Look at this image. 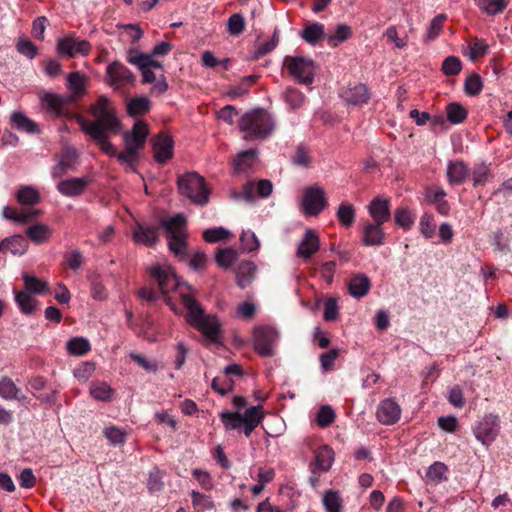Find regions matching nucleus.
Returning a JSON list of instances; mask_svg holds the SVG:
<instances>
[{
    "label": "nucleus",
    "instance_id": "f257e3e1",
    "mask_svg": "<svg viewBox=\"0 0 512 512\" xmlns=\"http://www.w3.org/2000/svg\"><path fill=\"white\" fill-rule=\"evenodd\" d=\"M148 272L157 282L160 291L164 295L172 291L179 293L186 311L185 319L190 326L201 332L210 342H219L221 324L218 318L215 315L205 313L200 303L191 296V287L178 279L170 265L166 262L156 263L148 268Z\"/></svg>",
    "mask_w": 512,
    "mask_h": 512
},
{
    "label": "nucleus",
    "instance_id": "f03ea898",
    "mask_svg": "<svg viewBox=\"0 0 512 512\" xmlns=\"http://www.w3.org/2000/svg\"><path fill=\"white\" fill-rule=\"evenodd\" d=\"M89 112L95 118L94 121H89L82 116L76 117L81 130L89 135L104 153L109 156L116 155V150L108 138L110 134H117L120 131L121 124L111 102L106 96H100L91 105Z\"/></svg>",
    "mask_w": 512,
    "mask_h": 512
},
{
    "label": "nucleus",
    "instance_id": "7ed1b4c3",
    "mask_svg": "<svg viewBox=\"0 0 512 512\" xmlns=\"http://www.w3.org/2000/svg\"><path fill=\"white\" fill-rule=\"evenodd\" d=\"M238 126L245 141H263L274 133L276 120L267 110L256 108L245 112L240 117Z\"/></svg>",
    "mask_w": 512,
    "mask_h": 512
},
{
    "label": "nucleus",
    "instance_id": "20e7f679",
    "mask_svg": "<svg viewBox=\"0 0 512 512\" xmlns=\"http://www.w3.org/2000/svg\"><path fill=\"white\" fill-rule=\"evenodd\" d=\"M179 193L193 204L204 206L209 202L211 190L203 176L196 172H187L177 180Z\"/></svg>",
    "mask_w": 512,
    "mask_h": 512
},
{
    "label": "nucleus",
    "instance_id": "39448f33",
    "mask_svg": "<svg viewBox=\"0 0 512 512\" xmlns=\"http://www.w3.org/2000/svg\"><path fill=\"white\" fill-rule=\"evenodd\" d=\"M161 226L166 232L169 249L176 256L186 253V218L183 214H176L170 218L162 219Z\"/></svg>",
    "mask_w": 512,
    "mask_h": 512
},
{
    "label": "nucleus",
    "instance_id": "423d86ee",
    "mask_svg": "<svg viewBox=\"0 0 512 512\" xmlns=\"http://www.w3.org/2000/svg\"><path fill=\"white\" fill-rule=\"evenodd\" d=\"M500 430V417L494 413L485 414L472 426L474 437L486 447H489L496 440Z\"/></svg>",
    "mask_w": 512,
    "mask_h": 512
},
{
    "label": "nucleus",
    "instance_id": "0eeeda50",
    "mask_svg": "<svg viewBox=\"0 0 512 512\" xmlns=\"http://www.w3.org/2000/svg\"><path fill=\"white\" fill-rule=\"evenodd\" d=\"M328 205L325 191L317 184L304 189L301 210L306 216L319 215Z\"/></svg>",
    "mask_w": 512,
    "mask_h": 512
},
{
    "label": "nucleus",
    "instance_id": "6e6552de",
    "mask_svg": "<svg viewBox=\"0 0 512 512\" xmlns=\"http://www.w3.org/2000/svg\"><path fill=\"white\" fill-rule=\"evenodd\" d=\"M289 74L302 84H310L314 80L315 65L311 59L304 57H290L284 59Z\"/></svg>",
    "mask_w": 512,
    "mask_h": 512
},
{
    "label": "nucleus",
    "instance_id": "1a4fd4ad",
    "mask_svg": "<svg viewBox=\"0 0 512 512\" xmlns=\"http://www.w3.org/2000/svg\"><path fill=\"white\" fill-rule=\"evenodd\" d=\"M135 75L119 61H113L106 67L105 82L115 90H121L134 83Z\"/></svg>",
    "mask_w": 512,
    "mask_h": 512
},
{
    "label": "nucleus",
    "instance_id": "9d476101",
    "mask_svg": "<svg viewBox=\"0 0 512 512\" xmlns=\"http://www.w3.org/2000/svg\"><path fill=\"white\" fill-rule=\"evenodd\" d=\"M277 340L278 332L274 328L261 327L254 332V347L261 356H272Z\"/></svg>",
    "mask_w": 512,
    "mask_h": 512
},
{
    "label": "nucleus",
    "instance_id": "9b49d317",
    "mask_svg": "<svg viewBox=\"0 0 512 512\" xmlns=\"http://www.w3.org/2000/svg\"><path fill=\"white\" fill-rule=\"evenodd\" d=\"M57 50L60 54L74 58L77 55H87L91 50V45L86 40L69 35L58 40Z\"/></svg>",
    "mask_w": 512,
    "mask_h": 512
},
{
    "label": "nucleus",
    "instance_id": "f8f14e48",
    "mask_svg": "<svg viewBox=\"0 0 512 512\" xmlns=\"http://www.w3.org/2000/svg\"><path fill=\"white\" fill-rule=\"evenodd\" d=\"M320 249V239L312 229H306L296 248V256L308 261Z\"/></svg>",
    "mask_w": 512,
    "mask_h": 512
},
{
    "label": "nucleus",
    "instance_id": "ddd939ff",
    "mask_svg": "<svg viewBox=\"0 0 512 512\" xmlns=\"http://www.w3.org/2000/svg\"><path fill=\"white\" fill-rule=\"evenodd\" d=\"M149 135V128L144 121H137L130 131L123 134V140L126 147L133 148L140 151L144 148L147 136Z\"/></svg>",
    "mask_w": 512,
    "mask_h": 512
},
{
    "label": "nucleus",
    "instance_id": "4468645a",
    "mask_svg": "<svg viewBox=\"0 0 512 512\" xmlns=\"http://www.w3.org/2000/svg\"><path fill=\"white\" fill-rule=\"evenodd\" d=\"M78 154L75 149L71 147H65L56 156L57 163L51 170L53 178H60L69 170L73 169L76 164Z\"/></svg>",
    "mask_w": 512,
    "mask_h": 512
},
{
    "label": "nucleus",
    "instance_id": "2eb2a0df",
    "mask_svg": "<svg viewBox=\"0 0 512 512\" xmlns=\"http://www.w3.org/2000/svg\"><path fill=\"white\" fill-rule=\"evenodd\" d=\"M152 148L156 162L163 164L173 156V140L170 136L159 134L152 138Z\"/></svg>",
    "mask_w": 512,
    "mask_h": 512
},
{
    "label": "nucleus",
    "instance_id": "dca6fc26",
    "mask_svg": "<svg viewBox=\"0 0 512 512\" xmlns=\"http://www.w3.org/2000/svg\"><path fill=\"white\" fill-rule=\"evenodd\" d=\"M401 416V408L393 399L383 400L377 409V419L385 425L396 423Z\"/></svg>",
    "mask_w": 512,
    "mask_h": 512
},
{
    "label": "nucleus",
    "instance_id": "f3484780",
    "mask_svg": "<svg viewBox=\"0 0 512 512\" xmlns=\"http://www.w3.org/2000/svg\"><path fill=\"white\" fill-rule=\"evenodd\" d=\"M89 183L90 179L88 177L70 178L60 181L56 188L66 197H76L85 191Z\"/></svg>",
    "mask_w": 512,
    "mask_h": 512
},
{
    "label": "nucleus",
    "instance_id": "a211bd4d",
    "mask_svg": "<svg viewBox=\"0 0 512 512\" xmlns=\"http://www.w3.org/2000/svg\"><path fill=\"white\" fill-rule=\"evenodd\" d=\"M368 212L374 223L384 224L390 219V201L376 197L368 205Z\"/></svg>",
    "mask_w": 512,
    "mask_h": 512
},
{
    "label": "nucleus",
    "instance_id": "6ab92c4d",
    "mask_svg": "<svg viewBox=\"0 0 512 512\" xmlns=\"http://www.w3.org/2000/svg\"><path fill=\"white\" fill-rule=\"evenodd\" d=\"M154 56L141 53L137 49H130L127 52L126 60L138 69L150 68L152 70L163 69L161 62L153 59Z\"/></svg>",
    "mask_w": 512,
    "mask_h": 512
},
{
    "label": "nucleus",
    "instance_id": "aec40b11",
    "mask_svg": "<svg viewBox=\"0 0 512 512\" xmlns=\"http://www.w3.org/2000/svg\"><path fill=\"white\" fill-rule=\"evenodd\" d=\"M341 97L349 104L363 105L369 100L370 93L366 85L359 83L345 88Z\"/></svg>",
    "mask_w": 512,
    "mask_h": 512
},
{
    "label": "nucleus",
    "instance_id": "412c9836",
    "mask_svg": "<svg viewBox=\"0 0 512 512\" xmlns=\"http://www.w3.org/2000/svg\"><path fill=\"white\" fill-rule=\"evenodd\" d=\"M383 224L367 222L363 226L362 242L365 246H380L384 243Z\"/></svg>",
    "mask_w": 512,
    "mask_h": 512
},
{
    "label": "nucleus",
    "instance_id": "4be33fe9",
    "mask_svg": "<svg viewBox=\"0 0 512 512\" xmlns=\"http://www.w3.org/2000/svg\"><path fill=\"white\" fill-rule=\"evenodd\" d=\"M70 100L63 96L46 93L41 98L42 105L54 117L62 116L64 114L65 107Z\"/></svg>",
    "mask_w": 512,
    "mask_h": 512
},
{
    "label": "nucleus",
    "instance_id": "5701e85b",
    "mask_svg": "<svg viewBox=\"0 0 512 512\" xmlns=\"http://www.w3.org/2000/svg\"><path fill=\"white\" fill-rule=\"evenodd\" d=\"M142 73L143 83H152L151 93L156 95H162L168 90V83L163 73L159 75L150 68L139 69Z\"/></svg>",
    "mask_w": 512,
    "mask_h": 512
},
{
    "label": "nucleus",
    "instance_id": "b1692460",
    "mask_svg": "<svg viewBox=\"0 0 512 512\" xmlns=\"http://www.w3.org/2000/svg\"><path fill=\"white\" fill-rule=\"evenodd\" d=\"M133 239L138 244L153 246L158 240V228L136 224L132 231Z\"/></svg>",
    "mask_w": 512,
    "mask_h": 512
},
{
    "label": "nucleus",
    "instance_id": "393cba45",
    "mask_svg": "<svg viewBox=\"0 0 512 512\" xmlns=\"http://www.w3.org/2000/svg\"><path fill=\"white\" fill-rule=\"evenodd\" d=\"M264 411L261 405L251 406L245 410L244 422L242 423L243 432L249 437L254 429L262 422Z\"/></svg>",
    "mask_w": 512,
    "mask_h": 512
},
{
    "label": "nucleus",
    "instance_id": "a878e982",
    "mask_svg": "<svg viewBox=\"0 0 512 512\" xmlns=\"http://www.w3.org/2000/svg\"><path fill=\"white\" fill-rule=\"evenodd\" d=\"M28 249L27 240L21 235L8 237L0 242V252H10L13 255L21 256Z\"/></svg>",
    "mask_w": 512,
    "mask_h": 512
},
{
    "label": "nucleus",
    "instance_id": "bb28decb",
    "mask_svg": "<svg viewBox=\"0 0 512 512\" xmlns=\"http://www.w3.org/2000/svg\"><path fill=\"white\" fill-rule=\"evenodd\" d=\"M371 288L370 279L364 273L354 274L348 283V289L354 298H362Z\"/></svg>",
    "mask_w": 512,
    "mask_h": 512
},
{
    "label": "nucleus",
    "instance_id": "cd10ccee",
    "mask_svg": "<svg viewBox=\"0 0 512 512\" xmlns=\"http://www.w3.org/2000/svg\"><path fill=\"white\" fill-rule=\"evenodd\" d=\"M258 158L257 149H249L238 153L234 160V171L235 173H245L252 169L256 164Z\"/></svg>",
    "mask_w": 512,
    "mask_h": 512
},
{
    "label": "nucleus",
    "instance_id": "c85d7f7f",
    "mask_svg": "<svg viewBox=\"0 0 512 512\" xmlns=\"http://www.w3.org/2000/svg\"><path fill=\"white\" fill-rule=\"evenodd\" d=\"M67 89L70 101L83 96L86 92V77L79 72H72L67 77Z\"/></svg>",
    "mask_w": 512,
    "mask_h": 512
},
{
    "label": "nucleus",
    "instance_id": "c756f323",
    "mask_svg": "<svg viewBox=\"0 0 512 512\" xmlns=\"http://www.w3.org/2000/svg\"><path fill=\"white\" fill-rule=\"evenodd\" d=\"M256 274V266L253 262L242 261L236 268L237 284L240 288L247 287L254 279Z\"/></svg>",
    "mask_w": 512,
    "mask_h": 512
},
{
    "label": "nucleus",
    "instance_id": "7c9ffc66",
    "mask_svg": "<svg viewBox=\"0 0 512 512\" xmlns=\"http://www.w3.org/2000/svg\"><path fill=\"white\" fill-rule=\"evenodd\" d=\"M334 461V452L328 446H322L315 454V463L313 472L316 470L327 471L331 468Z\"/></svg>",
    "mask_w": 512,
    "mask_h": 512
},
{
    "label": "nucleus",
    "instance_id": "2f4dec72",
    "mask_svg": "<svg viewBox=\"0 0 512 512\" xmlns=\"http://www.w3.org/2000/svg\"><path fill=\"white\" fill-rule=\"evenodd\" d=\"M0 397L5 400L25 401L26 397L20 395V389L15 385L14 381L9 377L0 379Z\"/></svg>",
    "mask_w": 512,
    "mask_h": 512
},
{
    "label": "nucleus",
    "instance_id": "473e14b6",
    "mask_svg": "<svg viewBox=\"0 0 512 512\" xmlns=\"http://www.w3.org/2000/svg\"><path fill=\"white\" fill-rule=\"evenodd\" d=\"M89 393L97 401L108 402L112 400L114 390L105 382L93 381L90 384Z\"/></svg>",
    "mask_w": 512,
    "mask_h": 512
},
{
    "label": "nucleus",
    "instance_id": "72a5a7b5",
    "mask_svg": "<svg viewBox=\"0 0 512 512\" xmlns=\"http://www.w3.org/2000/svg\"><path fill=\"white\" fill-rule=\"evenodd\" d=\"M468 175L467 166L461 162H451L447 167V177L451 184H462Z\"/></svg>",
    "mask_w": 512,
    "mask_h": 512
},
{
    "label": "nucleus",
    "instance_id": "f704fd0d",
    "mask_svg": "<svg viewBox=\"0 0 512 512\" xmlns=\"http://www.w3.org/2000/svg\"><path fill=\"white\" fill-rule=\"evenodd\" d=\"M39 215L40 211L35 209L17 211L16 209L9 206L4 207L3 209V216L6 219H10L19 223H26L30 219L35 218Z\"/></svg>",
    "mask_w": 512,
    "mask_h": 512
},
{
    "label": "nucleus",
    "instance_id": "c9c22d12",
    "mask_svg": "<svg viewBox=\"0 0 512 512\" xmlns=\"http://www.w3.org/2000/svg\"><path fill=\"white\" fill-rule=\"evenodd\" d=\"M150 108L151 102L145 96L134 97L127 102V112L132 117L144 115Z\"/></svg>",
    "mask_w": 512,
    "mask_h": 512
},
{
    "label": "nucleus",
    "instance_id": "e433bc0d",
    "mask_svg": "<svg viewBox=\"0 0 512 512\" xmlns=\"http://www.w3.org/2000/svg\"><path fill=\"white\" fill-rule=\"evenodd\" d=\"M245 412L243 414L239 412L222 411L219 414V418L226 431L238 430L241 428L244 422Z\"/></svg>",
    "mask_w": 512,
    "mask_h": 512
},
{
    "label": "nucleus",
    "instance_id": "4c0bfd02",
    "mask_svg": "<svg viewBox=\"0 0 512 512\" xmlns=\"http://www.w3.org/2000/svg\"><path fill=\"white\" fill-rule=\"evenodd\" d=\"M336 217L343 227H351L355 221L354 206L349 202H342L336 211Z\"/></svg>",
    "mask_w": 512,
    "mask_h": 512
},
{
    "label": "nucleus",
    "instance_id": "58836bf2",
    "mask_svg": "<svg viewBox=\"0 0 512 512\" xmlns=\"http://www.w3.org/2000/svg\"><path fill=\"white\" fill-rule=\"evenodd\" d=\"M26 234L31 241L40 244L48 241L52 234V231L45 224H35L27 228Z\"/></svg>",
    "mask_w": 512,
    "mask_h": 512
},
{
    "label": "nucleus",
    "instance_id": "ea45409f",
    "mask_svg": "<svg viewBox=\"0 0 512 512\" xmlns=\"http://www.w3.org/2000/svg\"><path fill=\"white\" fill-rule=\"evenodd\" d=\"M16 198L22 205H34L40 202L38 190L31 185L20 187L16 193Z\"/></svg>",
    "mask_w": 512,
    "mask_h": 512
},
{
    "label": "nucleus",
    "instance_id": "a19ab883",
    "mask_svg": "<svg viewBox=\"0 0 512 512\" xmlns=\"http://www.w3.org/2000/svg\"><path fill=\"white\" fill-rule=\"evenodd\" d=\"M301 36L307 43L315 45L325 37L324 25L318 22L307 25L302 31Z\"/></svg>",
    "mask_w": 512,
    "mask_h": 512
},
{
    "label": "nucleus",
    "instance_id": "79ce46f5",
    "mask_svg": "<svg viewBox=\"0 0 512 512\" xmlns=\"http://www.w3.org/2000/svg\"><path fill=\"white\" fill-rule=\"evenodd\" d=\"M23 281L25 284V291L28 293L46 294L49 292L48 283L33 275L24 273Z\"/></svg>",
    "mask_w": 512,
    "mask_h": 512
},
{
    "label": "nucleus",
    "instance_id": "37998d69",
    "mask_svg": "<svg viewBox=\"0 0 512 512\" xmlns=\"http://www.w3.org/2000/svg\"><path fill=\"white\" fill-rule=\"evenodd\" d=\"M11 123L21 131L34 133L37 131V125L30 120L26 115L20 111H15L11 114Z\"/></svg>",
    "mask_w": 512,
    "mask_h": 512
},
{
    "label": "nucleus",
    "instance_id": "c03bdc74",
    "mask_svg": "<svg viewBox=\"0 0 512 512\" xmlns=\"http://www.w3.org/2000/svg\"><path fill=\"white\" fill-rule=\"evenodd\" d=\"M67 351L74 356H82L90 350V343L84 337H75L67 342Z\"/></svg>",
    "mask_w": 512,
    "mask_h": 512
},
{
    "label": "nucleus",
    "instance_id": "a18cd8bd",
    "mask_svg": "<svg viewBox=\"0 0 512 512\" xmlns=\"http://www.w3.org/2000/svg\"><path fill=\"white\" fill-rule=\"evenodd\" d=\"M509 0H477L479 8L488 15L501 13L508 5Z\"/></svg>",
    "mask_w": 512,
    "mask_h": 512
},
{
    "label": "nucleus",
    "instance_id": "49530a36",
    "mask_svg": "<svg viewBox=\"0 0 512 512\" xmlns=\"http://www.w3.org/2000/svg\"><path fill=\"white\" fill-rule=\"evenodd\" d=\"M447 467L441 462L432 464L427 472L426 478L429 483L438 484L446 479Z\"/></svg>",
    "mask_w": 512,
    "mask_h": 512
},
{
    "label": "nucleus",
    "instance_id": "de8ad7c7",
    "mask_svg": "<svg viewBox=\"0 0 512 512\" xmlns=\"http://www.w3.org/2000/svg\"><path fill=\"white\" fill-rule=\"evenodd\" d=\"M15 301L24 314H31L35 308V299L26 291L15 292Z\"/></svg>",
    "mask_w": 512,
    "mask_h": 512
},
{
    "label": "nucleus",
    "instance_id": "09e8293b",
    "mask_svg": "<svg viewBox=\"0 0 512 512\" xmlns=\"http://www.w3.org/2000/svg\"><path fill=\"white\" fill-rule=\"evenodd\" d=\"M352 32L351 28L346 24H339L336 27L335 33L326 37L330 46H337L339 43L344 42L350 38Z\"/></svg>",
    "mask_w": 512,
    "mask_h": 512
},
{
    "label": "nucleus",
    "instance_id": "8fccbe9b",
    "mask_svg": "<svg viewBox=\"0 0 512 512\" xmlns=\"http://www.w3.org/2000/svg\"><path fill=\"white\" fill-rule=\"evenodd\" d=\"M447 118L453 124L462 123L467 117L466 109L459 103H450L446 108Z\"/></svg>",
    "mask_w": 512,
    "mask_h": 512
},
{
    "label": "nucleus",
    "instance_id": "3c124183",
    "mask_svg": "<svg viewBox=\"0 0 512 512\" xmlns=\"http://www.w3.org/2000/svg\"><path fill=\"white\" fill-rule=\"evenodd\" d=\"M283 98L291 109L300 108L305 101L304 94L292 87H289L285 90Z\"/></svg>",
    "mask_w": 512,
    "mask_h": 512
},
{
    "label": "nucleus",
    "instance_id": "603ef678",
    "mask_svg": "<svg viewBox=\"0 0 512 512\" xmlns=\"http://www.w3.org/2000/svg\"><path fill=\"white\" fill-rule=\"evenodd\" d=\"M482 88L483 82L478 74L473 73L466 78L464 90L467 95L476 96L482 91Z\"/></svg>",
    "mask_w": 512,
    "mask_h": 512
},
{
    "label": "nucleus",
    "instance_id": "864d4df0",
    "mask_svg": "<svg viewBox=\"0 0 512 512\" xmlns=\"http://www.w3.org/2000/svg\"><path fill=\"white\" fill-rule=\"evenodd\" d=\"M245 19L239 14H233L227 21V31L231 36H238L245 30Z\"/></svg>",
    "mask_w": 512,
    "mask_h": 512
},
{
    "label": "nucleus",
    "instance_id": "5fc2aeb1",
    "mask_svg": "<svg viewBox=\"0 0 512 512\" xmlns=\"http://www.w3.org/2000/svg\"><path fill=\"white\" fill-rule=\"evenodd\" d=\"M203 237L205 241L215 243L229 239L231 237V232L223 227L210 228L204 231Z\"/></svg>",
    "mask_w": 512,
    "mask_h": 512
},
{
    "label": "nucleus",
    "instance_id": "6e6d98bb",
    "mask_svg": "<svg viewBox=\"0 0 512 512\" xmlns=\"http://www.w3.org/2000/svg\"><path fill=\"white\" fill-rule=\"evenodd\" d=\"M238 253L232 248L220 249L216 255V261L223 268L230 267L237 259Z\"/></svg>",
    "mask_w": 512,
    "mask_h": 512
},
{
    "label": "nucleus",
    "instance_id": "4d7b16f0",
    "mask_svg": "<svg viewBox=\"0 0 512 512\" xmlns=\"http://www.w3.org/2000/svg\"><path fill=\"white\" fill-rule=\"evenodd\" d=\"M242 250L245 252H252L259 248L260 243L255 233L247 230L243 231L240 236Z\"/></svg>",
    "mask_w": 512,
    "mask_h": 512
},
{
    "label": "nucleus",
    "instance_id": "13d9d810",
    "mask_svg": "<svg viewBox=\"0 0 512 512\" xmlns=\"http://www.w3.org/2000/svg\"><path fill=\"white\" fill-rule=\"evenodd\" d=\"M335 420V412L329 405L322 406L316 416L317 424L322 427L330 426Z\"/></svg>",
    "mask_w": 512,
    "mask_h": 512
},
{
    "label": "nucleus",
    "instance_id": "bf43d9fd",
    "mask_svg": "<svg viewBox=\"0 0 512 512\" xmlns=\"http://www.w3.org/2000/svg\"><path fill=\"white\" fill-rule=\"evenodd\" d=\"M192 497V504L194 508L204 511V510H211L214 508V503L211 500V498L205 494H201L197 491L191 492Z\"/></svg>",
    "mask_w": 512,
    "mask_h": 512
},
{
    "label": "nucleus",
    "instance_id": "052dcab7",
    "mask_svg": "<svg viewBox=\"0 0 512 512\" xmlns=\"http://www.w3.org/2000/svg\"><path fill=\"white\" fill-rule=\"evenodd\" d=\"M462 63L458 57L449 56L442 63V71L445 75L454 76L460 73Z\"/></svg>",
    "mask_w": 512,
    "mask_h": 512
},
{
    "label": "nucleus",
    "instance_id": "680f3d73",
    "mask_svg": "<svg viewBox=\"0 0 512 512\" xmlns=\"http://www.w3.org/2000/svg\"><path fill=\"white\" fill-rule=\"evenodd\" d=\"M254 188V183L248 182L243 186V190L241 192H237L234 189L231 190L230 197L235 201L244 200L246 202H252L254 200Z\"/></svg>",
    "mask_w": 512,
    "mask_h": 512
},
{
    "label": "nucleus",
    "instance_id": "e2e57ef3",
    "mask_svg": "<svg viewBox=\"0 0 512 512\" xmlns=\"http://www.w3.org/2000/svg\"><path fill=\"white\" fill-rule=\"evenodd\" d=\"M419 229L421 234L430 239L435 234L436 224L434 222L433 216L429 214H424L419 222Z\"/></svg>",
    "mask_w": 512,
    "mask_h": 512
},
{
    "label": "nucleus",
    "instance_id": "0e129e2a",
    "mask_svg": "<svg viewBox=\"0 0 512 512\" xmlns=\"http://www.w3.org/2000/svg\"><path fill=\"white\" fill-rule=\"evenodd\" d=\"M323 504L327 512H341L340 498L336 492H327L323 497Z\"/></svg>",
    "mask_w": 512,
    "mask_h": 512
},
{
    "label": "nucleus",
    "instance_id": "69168bd1",
    "mask_svg": "<svg viewBox=\"0 0 512 512\" xmlns=\"http://www.w3.org/2000/svg\"><path fill=\"white\" fill-rule=\"evenodd\" d=\"M445 19L446 16L444 14L437 15L433 18L426 33L427 40H434L437 38L443 27Z\"/></svg>",
    "mask_w": 512,
    "mask_h": 512
},
{
    "label": "nucleus",
    "instance_id": "338daca9",
    "mask_svg": "<svg viewBox=\"0 0 512 512\" xmlns=\"http://www.w3.org/2000/svg\"><path fill=\"white\" fill-rule=\"evenodd\" d=\"M17 51L29 59L36 57L38 53L37 47L33 42L27 39H20L16 45Z\"/></svg>",
    "mask_w": 512,
    "mask_h": 512
},
{
    "label": "nucleus",
    "instance_id": "774afa93",
    "mask_svg": "<svg viewBox=\"0 0 512 512\" xmlns=\"http://www.w3.org/2000/svg\"><path fill=\"white\" fill-rule=\"evenodd\" d=\"M395 222L403 229H410L414 222V218L410 211L405 208H399L395 211Z\"/></svg>",
    "mask_w": 512,
    "mask_h": 512
}]
</instances>
